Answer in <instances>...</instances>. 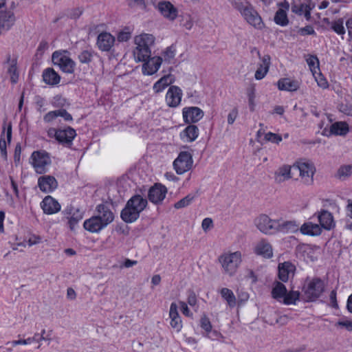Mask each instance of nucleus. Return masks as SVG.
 Here are the masks:
<instances>
[{
    "instance_id": "43",
    "label": "nucleus",
    "mask_w": 352,
    "mask_h": 352,
    "mask_svg": "<svg viewBox=\"0 0 352 352\" xmlns=\"http://www.w3.org/2000/svg\"><path fill=\"white\" fill-rule=\"evenodd\" d=\"M196 196V194H188L185 197L176 202L174 204V207L176 209L185 208L192 203V201L195 199Z\"/></svg>"
},
{
    "instance_id": "62",
    "label": "nucleus",
    "mask_w": 352,
    "mask_h": 352,
    "mask_svg": "<svg viewBox=\"0 0 352 352\" xmlns=\"http://www.w3.org/2000/svg\"><path fill=\"white\" fill-rule=\"evenodd\" d=\"M202 229L204 231L208 230L212 227V220L210 218H205L201 223Z\"/></svg>"
},
{
    "instance_id": "33",
    "label": "nucleus",
    "mask_w": 352,
    "mask_h": 352,
    "mask_svg": "<svg viewBox=\"0 0 352 352\" xmlns=\"http://www.w3.org/2000/svg\"><path fill=\"white\" fill-rule=\"evenodd\" d=\"M155 38L152 34H142L135 36V43L136 47L150 48L153 45Z\"/></svg>"
},
{
    "instance_id": "28",
    "label": "nucleus",
    "mask_w": 352,
    "mask_h": 352,
    "mask_svg": "<svg viewBox=\"0 0 352 352\" xmlns=\"http://www.w3.org/2000/svg\"><path fill=\"white\" fill-rule=\"evenodd\" d=\"M199 135V129L194 124H190L186 127L179 134L181 140L184 142L195 141Z\"/></svg>"
},
{
    "instance_id": "15",
    "label": "nucleus",
    "mask_w": 352,
    "mask_h": 352,
    "mask_svg": "<svg viewBox=\"0 0 352 352\" xmlns=\"http://www.w3.org/2000/svg\"><path fill=\"white\" fill-rule=\"evenodd\" d=\"M299 223L295 220L284 221L282 219H276L275 233H294L298 230Z\"/></svg>"
},
{
    "instance_id": "37",
    "label": "nucleus",
    "mask_w": 352,
    "mask_h": 352,
    "mask_svg": "<svg viewBox=\"0 0 352 352\" xmlns=\"http://www.w3.org/2000/svg\"><path fill=\"white\" fill-rule=\"evenodd\" d=\"M6 64L8 65L7 73L10 76V80L15 84L19 80V73L17 71V61L16 59H11L10 56H8Z\"/></svg>"
},
{
    "instance_id": "1",
    "label": "nucleus",
    "mask_w": 352,
    "mask_h": 352,
    "mask_svg": "<svg viewBox=\"0 0 352 352\" xmlns=\"http://www.w3.org/2000/svg\"><path fill=\"white\" fill-rule=\"evenodd\" d=\"M114 214L104 204H99L96 208V214L83 223L84 228L91 233H99L113 221Z\"/></svg>"
},
{
    "instance_id": "13",
    "label": "nucleus",
    "mask_w": 352,
    "mask_h": 352,
    "mask_svg": "<svg viewBox=\"0 0 352 352\" xmlns=\"http://www.w3.org/2000/svg\"><path fill=\"white\" fill-rule=\"evenodd\" d=\"M182 115L186 123H195L204 117V113L197 107H188L183 109Z\"/></svg>"
},
{
    "instance_id": "38",
    "label": "nucleus",
    "mask_w": 352,
    "mask_h": 352,
    "mask_svg": "<svg viewBox=\"0 0 352 352\" xmlns=\"http://www.w3.org/2000/svg\"><path fill=\"white\" fill-rule=\"evenodd\" d=\"M128 201L129 202V206L135 207L140 212H142L145 209L148 204L147 199L143 198L140 195H133Z\"/></svg>"
},
{
    "instance_id": "61",
    "label": "nucleus",
    "mask_w": 352,
    "mask_h": 352,
    "mask_svg": "<svg viewBox=\"0 0 352 352\" xmlns=\"http://www.w3.org/2000/svg\"><path fill=\"white\" fill-rule=\"evenodd\" d=\"M21 153V145L19 144H17L15 146L14 154V160L16 164H18L20 162Z\"/></svg>"
},
{
    "instance_id": "23",
    "label": "nucleus",
    "mask_w": 352,
    "mask_h": 352,
    "mask_svg": "<svg viewBox=\"0 0 352 352\" xmlns=\"http://www.w3.org/2000/svg\"><path fill=\"white\" fill-rule=\"evenodd\" d=\"M140 213L135 207L129 206V202L127 201L121 212L120 216L124 222L130 223L135 221L139 218Z\"/></svg>"
},
{
    "instance_id": "59",
    "label": "nucleus",
    "mask_w": 352,
    "mask_h": 352,
    "mask_svg": "<svg viewBox=\"0 0 352 352\" xmlns=\"http://www.w3.org/2000/svg\"><path fill=\"white\" fill-rule=\"evenodd\" d=\"M238 116V111L236 109H233L228 116V124H232Z\"/></svg>"
},
{
    "instance_id": "60",
    "label": "nucleus",
    "mask_w": 352,
    "mask_h": 352,
    "mask_svg": "<svg viewBox=\"0 0 352 352\" xmlns=\"http://www.w3.org/2000/svg\"><path fill=\"white\" fill-rule=\"evenodd\" d=\"M300 33L301 35H313L315 34L316 32L311 25H307L305 28H302L300 30Z\"/></svg>"
},
{
    "instance_id": "24",
    "label": "nucleus",
    "mask_w": 352,
    "mask_h": 352,
    "mask_svg": "<svg viewBox=\"0 0 352 352\" xmlns=\"http://www.w3.org/2000/svg\"><path fill=\"white\" fill-rule=\"evenodd\" d=\"M114 42L115 38L111 34L102 32L98 36L97 45L102 51L108 52L113 47Z\"/></svg>"
},
{
    "instance_id": "26",
    "label": "nucleus",
    "mask_w": 352,
    "mask_h": 352,
    "mask_svg": "<svg viewBox=\"0 0 352 352\" xmlns=\"http://www.w3.org/2000/svg\"><path fill=\"white\" fill-rule=\"evenodd\" d=\"M317 219L321 229L331 230L334 226L333 215L327 210H323L320 211L317 215Z\"/></svg>"
},
{
    "instance_id": "57",
    "label": "nucleus",
    "mask_w": 352,
    "mask_h": 352,
    "mask_svg": "<svg viewBox=\"0 0 352 352\" xmlns=\"http://www.w3.org/2000/svg\"><path fill=\"white\" fill-rule=\"evenodd\" d=\"M58 116L62 117L65 121H72V116L65 109H58Z\"/></svg>"
},
{
    "instance_id": "39",
    "label": "nucleus",
    "mask_w": 352,
    "mask_h": 352,
    "mask_svg": "<svg viewBox=\"0 0 352 352\" xmlns=\"http://www.w3.org/2000/svg\"><path fill=\"white\" fill-rule=\"evenodd\" d=\"M330 131L336 135H345L349 132V126L344 122H336L331 124Z\"/></svg>"
},
{
    "instance_id": "4",
    "label": "nucleus",
    "mask_w": 352,
    "mask_h": 352,
    "mask_svg": "<svg viewBox=\"0 0 352 352\" xmlns=\"http://www.w3.org/2000/svg\"><path fill=\"white\" fill-rule=\"evenodd\" d=\"M52 60L54 65L66 74H73L76 67V63L70 58V54L67 50H58L53 52Z\"/></svg>"
},
{
    "instance_id": "6",
    "label": "nucleus",
    "mask_w": 352,
    "mask_h": 352,
    "mask_svg": "<svg viewBox=\"0 0 352 352\" xmlns=\"http://www.w3.org/2000/svg\"><path fill=\"white\" fill-rule=\"evenodd\" d=\"M293 168L298 170L301 182L307 186L314 183V176L316 173L314 164L309 161L300 160L293 164Z\"/></svg>"
},
{
    "instance_id": "40",
    "label": "nucleus",
    "mask_w": 352,
    "mask_h": 352,
    "mask_svg": "<svg viewBox=\"0 0 352 352\" xmlns=\"http://www.w3.org/2000/svg\"><path fill=\"white\" fill-rule=\"evenodd\" d=\"M133 54L136 61L144 62L151 57V52L150 48L135 47Z\"/></svg>"
},
{
    "instance_id": "7",
    "label": "nucleus",
    "mask_w": 352,
    "mask_h": 352,
    "mask_svg": "<svg viewBox=\"0 0 352 352\" xmlns=\"http://www.w3.org/2000/svg\"><path fill=\"white\" fill-rule=\"evenodd\" d=\"M31 160L32 166L38 174L47 172V167L52 163L50 155L45 151H34L31 155Z\"/></svg>"
},
{
    "instance_id": "36",
    "label": "nucleus",
    "mask_w": 352,
    "mask_h": 352,
    "mask_svg": "<svg viewBox=\"0 0 352 352\" xmlns=\"http://www.w3.org/2000/svg\"><path fill=\"white\" fill-rule=\"evenodd\" d=\"M43 81L50 85H56L60 82V76L52 68H47L43 72Z\"/></svg>"
},
{
    "instance_id": "46",
    "label": "nucleus",
    "mask_w": 352,
    "mask_h": 352,
    "mask_svg": "<svg viewBox=\"0 0 352 352\" xmlns=\"http://www.w3.org/2000/svg\"><path fill=\"white\" fill-rule=\"evenodd\" d=\"M331 28L339 35H344L346 32L344 21L342 19L333 21L331 24Z\"/></svg>"
},
{
    "instance_id": "48",
    "label": "nucleus",
    "mask_w": 352,
    "mask_h": 352,
    "mask_svg": "<svg viewBox=\"0 0 352 352\" xmlns=\"http://www.w3.org/2000/svg\"><path fill=\"white\" fill-rule=\"evenodd\" d=\"M247 95H248V103H249L250 109L251 111H254V108H255L254 100H255V98H256L254 87L252 86L251 87H249L247 89Z\"/></svg>"
},
{
    "instance_id": "63",
    "label": "nucleus",
    "mask_w": 352,
    "mask_h": 352,
    "mask_svg": "<svg viewBox=\"0 0 352 352\" xmlns=\"http://www.w3.org/2000/svg\"><path fill=\"white\" fill-rule=\"evenodd\" d=\"M307 62L310 67H315L319 64L318 58L314 56H310L309 58L307 59Z\"/></svg>"
},
{
    "instance_id": "51",
    "label": "nucleus",
    "mask_w": 352,
    "mask_h": 352,
    "mask_svg": "<svg viewBox=\"0 0 352 352\" xmlns=\"http://www.w3.org/2000/svg\"><path fill=\"white\" fill-rule=\"evenodd\" d=\"M200 325L207 334L209 333L212 330V324L210 321L209 318L206 316H204L201 318Z\"/></svg>"
},
{
    "instance_id": "29",
    "label": "nucleus",
    "mask_w": 352,
    "mask_h": 352,
    "mask_svg": "<svg viewBox=\"0 0 352 352\" xmlns=\"http://www.w3.org/2000/svg\"><path fill=\"white\" fill-rule=\"evenodd\" d=\"M45 329H43L41 331V335L38 333H35L33 337H30L27 339L24 340H13L12 342H8L7 344H10L12 346H15L19 344H31L33 342H40L42 340H48L50 341L51 338L48 336H45Z\"/></svg>"
},
{
    "instance_id": "27",
    "label": "nucleus",
    "mask_w": 352,
    "mask_h": 352,
    "mask_svg": "<svg viewBox=\"0 0 352 352\" xmlns=\"http://www.w3.org/2000/svg\"><path fill=\"white\" fill-rule=\"evenodd\" d=\"M293 165L284 164L280 166L274 173V179L277 183H282L289 180L292 177V169Z\"/></svg>"
},
{
    "instance_id": "14",
    "label": "nucleus",
    "mask_w": 352,
    "mask_h": 352,
    "mask_svg": "<svg viewBox=\"0 0 352 352\" xmlns=\"http://www.w3.org/2000/svg\"><path fill=\"white\" fill-rule=\"evenodd\" d=\"M183 93L177 86L172 85L166 94V102L170 107H177L181 102Z\"/></svg>"
},
{
    "instance_id": "49",
    "label": "nucleus",
    "mask_w": 352,
    "mask_h": 352,
    "mask_svg": "<svg viewBox=\"0 0 352 352\" xmlns=\"http://www.w3.org/2000/svg\"><path fill=\"white\" fill-rule=\"evenodd\" d=\"M5 128L3 129V134L1 135L0 138V156L3 160H7L8 153H7V144L5 140L4 135Z\"/></svg>"
},
{
    "instance_id": "12",
    "label": "nucleus",
    "mask_w": 352,
    "mask_h": 352,
    "mask_svg": "<svg viewBox=\"0 0 352 352\" xmlns=\"http://www.w3.org/2000/svg\"><path fill=\"white\" fill-rule=\"evenodd\" d=\"M311 0H292V11L298 15H305L306 19L311 17V10L309 3Z\"/></svg>"
},
{
    "instance_id": "8",
    "label": "nucleus",
    "mask_w": 352,
    "mask_h": 352,
    "mask_svg": "<svg viewBox=\"0 0 352 352\" xmlns=\"http://www.w3.org/2000/svg\"><path fill=\"white\" fill-rule=\"evenodd\" d=\"M192 159L190 153L186 151L181 152L173 162V166L178 175H182L189 170L192 166Z\"/></svg>"
},
{
    "instance_id": "19",
    "label": "nucleus",
    "mask_w": 352,
    "mask_h": 352,
    "mask_svg": "<svg viewBox=\"0 0 352 352\" xmlns=\"http://www.w3.org/2000/svg\"><path fill=\"white\" fill-rule=\"evenodd\" d=\"M257 53L261 58V63H260L258 65V68L254 74V78L256 80H260L264 78L269 72V69L271 64V58L270 55L267 54L263 56V57H261L260 52H258Z\"/></svg>"
},
{
    "instance_id": "35",
    "label": "nucleus",
    "mask_w": 352,
    "mask_h": 352,
    "mask_svg": "<svg viewBox=\"0 0 352 352\" xmlns=\"http://www.w3.org/2000/svg\"><path fill=\"white\" fill-rule=\"evenodd\" d=\"M287 288L285 285L280 282L275 281L273 283L272 289V296L277 301L281 302L286 294Z\"/></svg>"
},
{
    "instance_id": "16",
    "label": "nucleus",
    "mask_w": 352,
    "mask_h": 352,
    "mask_svg": "<svg viewBox=\"0 0 352 352\" xmlns=\"http://www.w3.org/2000/svg\"><path fill=\"white\" fill-rule=\"evenodd\" d=\"M38 186L42 192L49 193L58 187V182L54 176L43 175L38 179Z\"/></svg>"
},
{
    "instance_id": "34",
    "label": "nucleus",
    "mask_w": 352,
    "mask_h": 352,
    "mask_svg": "<svg viewBox=\"0 0 352 352\" xmlns=\"http://www.w3.org/2000/svg\"><path fill=\"white\" fill-rule=\"evenodd\" d=\"M302 234L310 236H318L321 234L322 229L317 223L311 221L303 223L300 228Z\"/></svg>"
},
{
    "instance_id": "11",
    "label": "nucleus",
    "mask_w": 352,
    "mask_h": 352,
    "mask_svg": "<svg viewBox=\"0 0 352 352\" xmlns=\"http://www.w3.org/2000/svg\"><path fill=\"white\" fill-rule=\"evenodd\" d=\"M167 193V188L161 184H155L153 186L151 187L148 192V197L151 202L155 204H159L166 197Z\"/></svg>"
},
{
    "instance_id": "30",
    "label": "nucleus",
    "mask_w": 352,
    "mask_h": 352,
    "mask_svg": "<svg viewBox=\"0 0 352 352\" xmlns=\"http://www.w3.org/2000/svg\"><path fill=\"white\" fill-rule=\"evenodd\" d=\"M278 89L287 91H295L300 87V83L296 80L288 78H281L277 82Z\"/></svg>"
},
{
    "instance_id": "44",
    "label": "nucleus",
    "mask_w": 352,
    "mask_h": 352,
    "mask_svg": "<svg viewBox=\"0 0 352 352\" xmlns=\"http://www.w3.org/2000/svg\"><path fill=\"white\" fill-rule=\"evenodd\" d=\"M352 175V165H344L339 168L336 177L340 179H345Z\"/></svg>"
},
{
    "instance_id": "52",
    "label": "nucleus",
    "mask_w": 352,
    "mask_h": 352,
    "mask_svg": "<svg viewBox=\"0 0 352 352\" xmlns=\"http://www.w3.org/2000/svg\"><path fill=\"white\" fill-rule=\"evenodd\" d=\"M165 61L170 62L175 56V50L173 46L167 47L162 54Z\"/></svg>"
},
{
    "instance_id": "17",
    "label": "nucleus",
    "mask_w": 352,
    "mask_h": 352,
    "mask_svg": "<svg viewBox=\"0 0 352 352\" xmlns=\"http://www.w3.org/2000/svg\"><path fill=\"white\" fill-rule=\"evenodd\" d=\"M76 135V131L68 126L64 129H58L56 140L66 146H70Z\"/></svg>"
},
{
    "instance_id": "10",
    "label": "nucleus",
    "mask_w": 352,
    "mask_h": 352,
    "mask_svg": "<svg viewBox=\"0 0 352 352\" xmlns=\"http://www.w3.org/2000/svg\"><path fill=\"white\" fill-rule=\"evenodd\" d=\"M63 213L65 218L67 220V223L71 230H74L79 221L83 218V212L81 210L72 205L67 206Z\"/></svg>"
},
{
    "instance_id": "53",
    "label": "nucleus",
    "mask_w": 352,
    "mask_h": 352,
    "mask_svg": "<svg viewBox=\"0 0 352 352\" xmlns=\"http://www.w3.org/2000/svg\"><path fill=\"white\" fill-rule=\"evenodd\" d=\"M265 139L269 142L278 144L282 141V137L280 135L269 132L265 134Z\"/></svg>"
},
{
    "instance_id": "58",
    "label": "nucleus",
    "mask_w": 352,
    "mask_h": 352,
    "mask_svg": "<svg viewBox=\"0 0 352 352\" xmlns=\"http://www.w3.org/2000/svg\"><path fill=\"white\" fill-rule=\"evenodd\" d=\"M316 80L318 85L323 89H325L329 86L327 80L321 74H319L318 77H316Z\"/></svg>"
},
{
    "instance_id": "64",
    "label": "nucleus",
    "mask_w": 352,
    "mask_h": 352,
    "mask_svg": "<svg viewBox=\"0 0 352 352\" xmlns=\"http://www.w3.org/2000/svg\"><path fill=\"white\" fill-rule=\"evenodd\" d=\"M338 326L345 327L348 331H352V322L349 320L339 321L336 324Z\"/></svg>"
},
{
    "instance_id": "55",
    "label": "nucleus",
    "mask_w": 352,
    "mask_h": 352,
    "mask_svg": "<svg viewBox=\"0 0 352 352\" xmlns=\"http://www.w3.org/2000/svg\"><path fill=\"white\" fill-rule=\"evenodd\" d=\"M340 111L349 116H352V104L346 103V104H341L339 106Z\"/></svg>"
},
{
    "instance_id": "45",
    "label": "nucleus",
    "mask_w": 352,
    "mask_h": 352,
    "mask_svg": "<svg viewBox=\"0 0 352 352\" xmlns=\"http://www.w3.org/2000/svg\"><path fill=\"white\" fill-rule=\"evenodd\" d=\"M274 22L280 26H286L289 23L287 12L277 10L274 16Z\"/></svg>"
},
{
    "instance_id": "20",
    "label": "nucleus",
    "mask_w": 352,
    "mask_h": 352,
    "mask_svg": "<svg viewBox=\"0 0 352 352\" xmlns=\"http://www.w3.org/2000/svg\"><path fill=\"white\" fill-rule=\"evenodd\" d=\"M41 207L43 212L47 214H52L60 210V204L51 196H47L43 199Z\"/></svg>"
},
{
    "instance_id": "22",
    "label": "nucleus",
    "mask_w": 352,
    "mask_h": 352,
    "mask_svg": "<svg viewBox=\"0 0 352 352\" xmlns=\"http://www.w3.org/2000/svg\"><path fill=\"white\" fill-rule=\"evenodd\" d=\"M254 252L264 258H270L273 256L271 244L265 239L259 241L254 247Z\"/></svg>"
},
{
    "instance_id": "42",
    "label": "nucleus",
    "mask_w": 352,
    "mask_h": 352,
    "mask_svg": "<svg viewBox=\"0 0 352 352\" xmlns=\"http://www.w3.org/2000/svg\"><path fill=\"white\" fill-rule=\"evenodd\" d=\"M220 294L221 297L226 300L228 305L230 307H234L236 303V297L233 293V292L228 288H222L220 290Z\"/></svg>"
},
{
    "instance_id": "41",
    "label": "nucleus",
    "mask_w": 352,
    "mask_h": 352,
    "mask_svg": "<svg viewBox=\"0 0 352 352\" xmlns=\"http://www.w3.org/2000/svg\"><path fill=\"white\" fill-rule=\"evenodd\" d=\"M300 294L298 291H287L281 302L286 305H296L300 299Z\"/></svg>"
},
{
    "instance_id": "54",
    "label": "nucleus",
    "mask_w": 352,
    "mask_h": 352,
    "mask_svg": "<svg viewBox=\"0 0 352 352\" xmlns=\"http://www.w3.org/2000/svg\"><path fill=\"white\" fill-rule=\"evenodd\" d=\"M58 116V110L51 111L46 113L43 117V120L45 122L50 123L57 118Z\"/></svg>"
},
{
    "instance_id": "9",
    "label": "nucleus",
    "mask_w": 352,
    "mask_h": 352,
    "mask_svg": "<svg viewBox=\"0 0 352 352\" xmlns=\"http://www.w3.org/2000/svg\"><path fill=\"white\" fill-rule=\"evenodd\" d=\"M276 219H272L266 214H261L254 220L256 227L265 234H275Z\"/></svg>"
},
{
    "instance_id": "25",
    "label": "nucleus",
    "mask_w": 352,
    "mask_h": 352,
    "mask_svg": "<svg viewBox=\"0 0 352 352\" xmlns=\"http://www.w3.org/2000/svg\"><path fill=\"white\" fill-rule=\"evenodd\" d=\"M160 13L170 20H174L177 16V10L172 3L168 1H161L157 6Z\"/></svg>"
},
{
    "instance_id": "50",
    "label": "nucleus",
    "mask_w": 352,
    "mask_h": 352,
    "mask_svg": "<svg viewBox=\"0 0 352 352\" xmlns=\"http://www.w3.org/2000/svg\"><path fill=\"white\" fill-rule=\"evenodd\" d=\"M131 36V32L129 28H125L122 31L118 34L117 38L118 41L124 42L130 39Z\"/></svg>"
},
{
    "instance_id": "21",
    "label": "nucleus",
    "mask_w": 352,
    "mask_h": 352,
    "mask_svg": "<svg viewBox=\"0 0 352 352\" xmlns=\"http://www.w3.org/2000/svg\"><path fill=\"white\" fill-rule=\"evenodd\" d=\"M169 318L171 327L179 332L182 329V320L178 312V307L175 302H172L170 306Z\"/></svg>"
},
{
    "instance_id": "2",
    "label": "nucleus",
    "mask_w": 352,
    "mask_h": 352,
    "mask_svg": "<svg viewBox=\"0 0 352 352\" xmlns=\"http://www.w3.org/2000/svg\"><path fill=\"white\" fill-rule=\"evenodd\" d=\"M229 1L248 23L257 30H262L264 28L265 24L261 16L249 1L247 0Z\"/></svg>"
},
{
    "instance_id": "31",
    "label": "nucleus",
    "mask_w": 352,
    "mask_h": 352,
    "mask_svg": "<svg viewBox=\"0 0 352 352\" xmlns=\"http://www.w3.org/2000/svg\"><path fill=\"white\" fill-rule=\"evenodd\" d=\"M295 266L289 262H285L278 265V278L283 282H287L290 274H293Z\"/></svg>"
},
{
    "instance_id": "32",
    "label": "nucleus",
    "mask_w": 352,
    "mask_h": 352,
    "mask_svg": "<svg viewBox=\"0 0 352 352\" xmlns=\"http://www.w3.org/2000/svg\"><path fill=\"white\" fill-rule=\"evenodd\" d=\"M175 80V76L170 74L164 75L153 85V91L155 93L162 91L166 87L173 83Z\"/></svg>"
},
{
    "instance_id": "5",
    "label": "nucleus",
    "mask_w": 352,
    "mask_h": 352,
    "mask_svg": "<svg viewBox=\"0 0 352 352\" xmlns=\"http://www.w3.org/2000/svg\"><path fill=\"white\" fill-rule=\"evenodd\" d=\"M324 290V283L320 278L307 280L302 288L305 300L313 302L318 299Z\"/></svg>"
},
{
    "instance_id": "3",
    "label": "nucleus",
    "mask_w": 352,
    "mask_h": 352,
    "mask_svg": "<svg viewBox=\"0 0 352 352\" xmlns=\"http://www.w3.org/2000/svg\"><path fill=\"white\" fill-rule=\"evenodd\" d=\"M223 273L230 276H234L242 262V254L240 251L228 252L221 254L218 258Z\"/></svg>"
},
{
    "instance_id": "18",
    "label": "nucleus",
    "mask_w": 352,
    "mask_h": 352,
    "mask_svg": "<svg viewBox=\"0 0 352 352\" xmlns=\"http://www.w3.org/2000/svg\"><path fill=\"white\" fill-rule=\"evenodd\" d=\"M144 62L145 63L142 66L143 74L144 75H153L160 69L162 63V58L160 56H155L149 58Z\"/></svg>"
},
{
    "instance_id": "47",
    "label": "nucleus",
    "mask_w": 352,
    "mask_h": 352,
    "mask_svg": "<svg viewBox=\"0 0 352 352\" xmlns=\"http://www.w3.org/2000/svg\"><path fill=\"white\" fill-rule=\"evenodd\" d=\"M94 52L91 50H83L78 55V60L81 63L89 64L94 57Z\"/></svg>"
},
{
    "instance_id": "56",
    "label": "nucleus",
    "mask_w": 352,
    "mask_h": 352,
    "mask_svg": "<svg viewBox=\"0 0 352 352\" xmlns=\"http://www.w3.org/2000/svg\"><path fill=\"white\" fill-rule=\"evenodd\" d=\"M127 1L131 7H138L141 9L146 8L144 0H127Z\"/></svg>"
}]
</instances>
